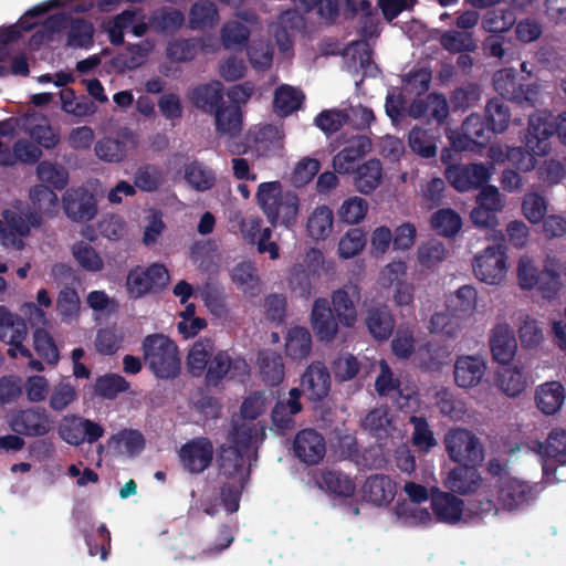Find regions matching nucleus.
Instances as JSON below:
<instances>
[{"label": "nucleus", "instance_id": "1", "mask_svg": "<svg viewBox=\"0 0 566 566\" xmlns=\"http://www.w3.org/2000/svg\"><path fill=\"white\" fill-rule=\"evenodd\" d=\"M186 369L193 378L203 377L207 389L223 382L244 385L250 378V366L244 358H232L222 349L214 353L209 338L193 343L186 357Z\"/></svg>", "mask_w": 566, "mask_h": 566}, {"label": "nucleus", "instance_id": "2", "mask_svg": "<svg viewBox=\"0 0 566 566\" xmlns=\"http://www.w3.org/2000/svg\"><path fill=\"white\" fill-rule=\"evenodd\" d=\"M256 201L269 223L292 226L298 213L300 200L292 191L282 192L280 181L262 182L258 187Z\"/></svg>", "mask_w": 566, "mask_h": 566}, {"label": "nucleus", "instance_id": "3", "mask_svg": "<svg viewBox=\"0 0 566 566\" xmlns=\"http://www.w3.org/2000/svg\"><path fill=\"white\" fill-rule=\"evenodd\" d=\"M142 348L151 373L160 379H175L181 370V359L176 343L163 334L147 335Z\"/></svg>", "mask_w": 566, "mask_h": 566}, {"label": "nucleus", "instance_id": "4", "mask_svg": "<svg viewBox=\"0 0 566 566\" xmlns=\"http://www.w3.org/2000/svg\"><path fill=\"white\" fill-rule=\"evenodd\" d=\"M170 275L161 263L148 266L136 265L126 276V291L130 298L139 300L149 294L161 293L169 284Z\"/></svg>", "mask_w": 566, "mask_h": 566}, {"label": "nucleus", "instance_id": "5", "mask_svg": "<svg viewBox=\"0 0 566 566\" xmlns=\"http://www.w3.org/2000/svg\"><path fill=\"white\" fill-rule=\"evenodd\" d=\"M449 458L463 467H475L484 459L483 446L479 438L465 429L449 430L444 437Z\"/></svg>", "mask_w": 566, "mask_h": 566}, {"label": "nucleus", "instance_id": "6", "mask_svg": "<svg viewBox=\"0 0 566 566\" xmlns=\"http://www.w3.org/2000/svg\"><path fill=\"white\" fill-rule=\"evenodd\" d=\"M493 85L502 99L506 98L522 107H535L539 101V86L520 83L513 70L497 71L493 77Z\"/></svg>", "mask_w": 566, "mask_h": 566}, {"label": "nucleus", "instance_id": "7", "mask_svg": "<svg viewBox=\"0 0 566 566\" xmlns=\"http://www.w3.org/2000/svg\"><path fill=\"white\" fill-rule=\"evenodd\" d=\"M506 245L503 242L489 245L474 256V274L486 284H499L506 275Z\"/></svg>", "mask_w": 566, "mask_h": 566}, {"label": "nucleus", "instance_id": "8", "mask_svg": "<svg viewBox=\"0 0 566 566\" xmlns=\"http://www.w3.org/2000/svg\"><path fill=\"white\" fill-rule=\"evenodd\" d=\"M27 336L25 321L18 314L10 312L6 306L0 305V340L10 345L8 355L11 358H17L18 354L25 358L32 357L30 349L23 345Z\"/></svg>", "mask_w": 566, "mask_h": 566}, {"label": "nucleus", "instance_id": "9", "mask_svg": "<svg viewBox=\"0 0 566 566\" xmlns=\"http://www.w3.org/2000/svg\"><path fill=\"white\" fill-rule=\"evenodd\" d=\"M265 437V428L260 421L233 417L228 434L229 446L255 457L259 444Z\"/></svg>", "mask_w": 566, "mask_h": 566}, {"label": "nucleus", "instance_id": "10", "mask_svg": "<svg viewBox=\"0 0 566 566\" xmlns=\"http://www.w3.org/2000/svg\"><path fill=\"white\" fill-rule=\"evenodd\" d=\"M253 455L242 452L229 444L220 447L218 465L222 476L232 480L234 484L243 486L249 478Z\"/></svg>", "mask_w": 566, "mask_h": 566}, {"label": "nucleus", "instance_id": "11", "mask_svg": "<svg viewBox=\"0 0 566 566\" xmlns=\"http://www.w3.org/2000/svg\"><path fill=\"white\" fill-rule=\"evenodd\" d=\"M62 202L65 214L74 222H87L97 214V200L94 193L84 187L67 189Z\"/></svg>", "mask_w": 566, "mask_h": 566}, {"label": "nucleus", "instance_id": "12", "mask_svg": "<svg viewBox=\"0 0 566 566\" xmlns=\"http://www.w3.org/2000/svg\"><path fill=\"white\" fill-rule=\"evenodd\" d=\"M491 168L483 164L451 165L444 175L455 190L464 192L485 185L491 177Z\"/></svg>", "mask_w": 566, "mask_h": 566}, {"label": "nucleus", "instance_id": "13", "mask_svg": "<svg viewBox=\"0 0 566 566\" xmlns=\"http://www.w3.org/2000/svg\"><path fill=\"white\" fill-rule=\"evenodd\" d=\"M213 444L205 437H199L184 444L179 450V459L185 470L190 473H201L213 459Z\"/></svg>", "mask_w": 566, "mask_h": 566}, {"label": "nucleus", "instance_id": "14", "mask_svg": "<svg viewBox=\"0 0 566 566\" xmlns=\"http://www.w3.org/2000/svg\"><path fill=\"white\" fill-rule=\"evenodd\" d=\"M59 434L66 443L78 446L85 439L91 443L98 440L104 434V429L88 419L67 416L60 423Z\"/></svg>", "mask_w": 566, "mask_h": 566}, {"label": "nucleus", "instance_id": "15", "mask_svg": "<svg viewBox=\"0 0 566 566\" xmlns=\"http://www.w3.org/2000/svg\"><path fill=\"white\" fill-rule=\"evenodd\" d=\"M554 134V122H549L545 113L531 114L524 137L525 146L537 156H546L551 150V137Z\"/></svg>", "mask_w": 566, "mask_h": 566}, {"label": "nucleus", "instance_id": "16", "mask_svg": "<svg viewBox=\"0 0 566 566\" xmlns=\"http://www.w3.org/2000/svg\"><path fill=\"white\" fill-rule=\"evenodd\" d=\"M535 452L543 461L544 476L548 482H555V478L549 472V462L564 465L566 463V430L553 429L544 443H535Z\"/></svg>", "mask_w": 566, "mask_h": 566}, {"label": "nucleus", "instance_id": "17", "mask_svg": "<svg viewBox=\"0 0 566 566\" xmlns=\"http://www.w3.org/2000/svg\"><path fill=\"white\" fill-rule=\"evenodd\" d=\"M338 318L327 298L318 297L311 311V326L321 342L333 340L338 333Z\"/></svg>", "mask_w": 566, "mask_h": 566}, {"label": "nucleus", "instance_id": "18", "mask_svg": "<svg viewBox=\"0 0 566 566\" xmlns=\"http://www.w3.org/2000/svg\"><path fill=\"white\" fill-rule=\"evenodd\" d=\"M9 426L19 434L40 437L52 430L53 421L45 410L28 409L14 415Z\"/></svg>", "mask_w": 566, "mask_h": 566}, {"label": "nucleus", "instance_id": "19", "mask_svg": "<svg viewBox=\"0 0 566 566\" xmlns=\"http://www.w3.org/2000/svg\"><path fill=\"white\" fill-rule=\"evenodd\" d=\"M537 494L535 486L527 482L512 476H502L499 491V501L507 510H515L530 501Z\"/></svg>", "mask_w": 566, "mask_h": 566}, {"label": "nucleus", "instance_id": "20", "mask_svg": "<svg viewBox=\"0 0 566 566\" xmlns=\"http://www.w3.org/2000/svg\"><path fill=\"white\" fill-rule=\"evenodd\" d=\"M2 218L0 220V243L6 248L22 249V238L30 233L24 216L15 210L4 209Z\"/></svg>", "mask_w": 566, "mask_h": 566}, {"label": "nucleus", "instance_id": "21", "mask_svg": "<svg viewBox=\"0 0 566 566\" xmlns=\"http://www.w3.org/2000/svg\"><path fill=\"white\" fill-rule=\"evenodd\" d=\"M486 364L483 357L463 355L459 356L454 364V380L459 388L471 389L483 379Z\"/></svg>", "mask_w": 566, "mask_h": 566}, {"label": "nucleus", "instance_id": "22", "mask_svg": "<svg viewBox=\"0 0 566 566\" xmlns=\"http://www.w3.org/2000/svg\"><path fill=\"white\" fill-rule=\"evenodd\" d=\"M408 114L412 118L427 117L442 125L449 116V104L443 94L433 92L423 99L412 101Z\"/></svg>", "mask_w": 566, "mask_h": 566}, {"label": "nucleus", "instance_id": "23", "mask_svg": "<svg viewBox=\"0 0 566 566\" xmlns=\"http://www.w3.org/2000/svg\"><path fill=\"white\" fill-rule=\"evenodd\" d=\"M490 348L493 359L502 365H509L514 358L517 342L514 331L509 324H497L490 335Z\"/></svg>", "mask_w": 566, "mask_h": 566}, {"label": "nucleus", "instance_id": "24", "mask_svg": "<svg viewBox=\"0 0 566 566\" xmlns=\"http://www.w3.org/2000/svg\"><path fill=\"white\" fill-rule=\"evenodd\" d=\"M302 391H280L277 401L272 410L273 426L281 432L294 428L293 416L301 411L300 402Z\"/></svg>", "mask_w": 566, "mask_h": 566}, {"label": "nucleus", "instance_id": "25", "mask_svg": "<svg viewBox=\"0 0 566 566\" xmlns=\"http://www.w3.org/2000/svg\"><path fill=\"white\" fill-rule=\"evenodd\" d=\"M294 451L302 462L316 464L325 455L326 448L324 438L315 430H302L295 437Z\"/></svg>", "mask_w": 566, "mask_h": 566}, {"label": "nucleus", "instance_id": "26", "mask_svg": "<svg viewBox=\"0 0 566 566\" xmlns=\"http://www.w3.org/2000/svg\"><path fill=\"white\" fill-rule=\"evenodd\" d=\"M224 87L219 81L198 85L191 92L193 105L207 114H213L223 104Z\"/></svg>", "mask_w": 566, "mask_h": 566}, {"label": "nucleus", "instance_id": "27", "mask_svg": "<svg viewBox=\"0 0 566 566\" xmlns=\"http://www.w3.org/2000/svg\"><path fill=\"white\" fill-rule=\"evenodd\" d=\"M370 140L359 137L338 151L333 158V167L340 175L352 174L356 170V163L369 151Z\"/></svg>", "mask_w": 566, "mask_h": 566}, {"label": "nucleus", "instance_id": "28", "mask_svg": "<svg viewBox=\"0 0 566 566\" xmlns=\"http://www.w3.org/2000/svg\"><path fill=\"white\" fill-rule=\"evenodd\" d=\"M364 427L378 440L388 438L402 440L401 431L389 417L387 408L381 407L370 411L364 420Z\"/></svg>", "mask_w": 566, "mask_h": 566}, {"label": "nucleus", "instance_id": "29", "mask_svg": "<svg viewBox=\"0 0 566 566\" xmlns=\"http://www.w3.org/2000/svg\"><path fill=\"white\" fill-rule=\"evenodd\" d=\"M366 325L377 340H387L392 335L395 318L387 305L373 306L367 311Z\"/></svg>", "mask_w": 566, "mask_h": 566}, {"label": "nucleus", "instance_id": "30", "mask_svg": "<svg viewBox=\"0 0 566 566\" xmlns=\"http://www.w3.org/2000/svg\"><path fill=\"white\" fill-rule=\"evenodd\" d=\"M354 172V185L357 191L363 195H370L381 182L382 165L379 159L371 158L357 166Z\"/></svg>", "mask_w": 566, "mask_h": 566}, {"label": "nucleus", "instance_id": "31", "mask_svg": "<svg viewBox=\"0 0 566 566\" xmlns=\"http://www.w3.org/2000/svg\"><path fill=\"white\" fill-rule=\"evenodd\" d=\"M216 130L221 136L229 138L240 135L243 125V115L241 107L238 105L223 104L213 114Z\"/></svg>", "mask_w": 566, "mask_h": 566}, {"label": "nucleus", "instance_id": "32", "mask_svg": "<svg viewBox=\"0 0 566 566\" xmlns=\"http://www.w3.org/2000/svg\"><path fill=\"white\" fill-rule=\"evenodd\" d=\"M318 485L322 490L338 497H350L356 492L355 481L348 474L338 470L322 471Z\"/></svg>", "mask_w": 566, "mask_h": 566}, {"label": "nucleus", "instance_id": "33", "mask_svg": "<svg viewBox=\"0 0 566 566\" xmlns=\"http://www.w3.org/2000/svg\"><path fill=\"white\" fill-rule=\"evenodd\" d=\"M364 496L376 505L391 502L396 494L395 483L386 475L369 476L363 485Z\"/></svg>", "mask_w": 566, "mask_h": 566}, {"label": "nucleus", "instance_id": "34", "mask_svg": "<svg viewBox=\"0 0 566 566\" xmlns=\"http://www.w3.org/2000/svg\"><path fill=\"white\" fill-rule=\"evenodd\" d=\"M482 482L480 474L471 467L452 470L444 480V486L452 492L469 494L475 492Z\"/></svg>", "mask_w": 566, "mask_h": 566}, {"label": "nucleus", "instance_id": "35", "mask_svg": "<svg viewBox=\"0 0 566 566\" xmlns=\"http://www.w3.org/2000/svg\"><path fill=\"white\" fill-rule=\"evenodd\" d=\"M23 126L24 132L39 147L52 149L60 142V134L52 128L46 117L28 118Z\"/></svg>", "mask_w": 566, "mask_h": 566}, {"label": "nucleus", "instance_id": "36", "mask_svg": "<svg viewBox=\"0 0 566 566\" xmlns=\"http://www.w3.org/2000/svg\"><path fill=\"white\" fill-rule=\"evenodd\" d=\"M260 375L265 385L276 387L284 379V363L280 354L268 350L261 352L258 357Z\"/></svg>", "mask_w": 566, "mask_h": 566}, {"label": "nucleus", "instance_id": "37", "mask_svg": "<svg viewBox=\"0 0 566 566\" xmlns=\"http://www.w3.org/2000/svg\"><path fill=\"white\" fill-rule=\"evenodd\" d=\"M432 507L440 522L453 524L461 518L463 502L449 493L437 492L432 496Z\"/></svg>", "mask_w": 566, "mask_h": 566}, {"label": "nucleus", "instance_id": "38", "mask_svg": "<svg viewBox=\"0 0 566 566\" xmlns=\"http://www.w3.org/2000/svg\"><path fill=\"white\" fill-rule=\"evenodd\" d=\"M312 350V335L302 326L292 327L286 335L285 353L293 360H303Z\"/></svg>", "mask_w": 566, "mask_h": 566}, {"label": "nucleus", "instance_id": "39", "mask_svg": "<svg viewBox=\"0 0 566 566\" xmlns=\"http://www.w3.org/2000/svg\"><path fill=\"white\" fill-rule=\"evenodd\" d=\"M334 214L327 206H318L308 216L306 231L313 240H325L333 231Z\"/></svg>", "mask_w": 566, "mask_h": 566}, {"label": "nucleus", "instance_id": "40", "mask_svg": "<svg viewBox=\"0 0 566 566\" xmlns=\"http://www.w3.org/2000/svg\"><path fill=\"white\" fill-rule=\"evenodd\" d=\"M218 20L216 4L210 0H198L189 10L188 27L191 30H205L214 27Z\"/></svg>", "mask_w": 566, "mask_h": 566}, {"label": "nucleus", "instance_id": "41", "mask_svg": "<svg viewBox=\"0 0 566 566\" xmlns=\"http://www.w3.org/2000/svg\"><path fill=\"white\" fill-rule=\"evenodd\" d=\"M29 198L32 209L43 213L44 217L53 218L59 212V197L46 185H35L30 189Z\"/></svg>", "mask_w": 566, "mask_h": 566}, {"label": "nucleus", "instance_id": "42", "mask_svg": "<svg viewBox=\"0 0 566 566\" xmlns=\"http://www.w3.org/2000/svg\"><path fill=\"white\" fill-rule=\"evenodd\" d=\"M108 444L119 455L135 457L145 447V439L137 430L125 429L111 437Z\"/></svg>", "mask_w": 566, "mask_h": 566}, {"label": "nucleus", "instance_id": "43", "mask_svg": "<svg viewBox=\"0 0 566 566\" xmlns=\"http://www.w3.org/2000/svg\"><path fill=\"white\" fill-rule=\"evenodd\" d=\"M476 298V290L471 285H463L448 298L446 306L463 321L474 312Z\"/></svg>", "mask_w": 566, "mask_h": 566}, {"label": "nucleus", "instance_id": "44", "mask_svg": "<svg viewBox=\"0 0 566 566\" xmlns=\"http://www.w3.org/2000/svg\"><path fill=\"white\" fill-rule=\"evenodd\" d=\"M304 98L302 91L289 85H281L274 94L273 105L275 113L280 116H289L301 108Z\"/></svg>", "mask_w": 566, "mask_h": 566}, {"label": "nucleus", "instance_id": "45", "mask_svg": "<svg viewBox=\"0 0 566 566\" xmlns=\"http://www.w3.org/2000/svg\"><path fill=\"white\" fill-rule=\"evenodd\" d=\"M485 119L492 134L505 132L511 120V112L507 104L500 97L489 99L485 106Z\"/></svg>", "mask_w": 566, "mask_h": 566}, {"label": "nucleus", "instance_id": "46", "mask_svg": "<svg viewBox=\"0 0 566 566\" xmlns=\"http://www.w3.org/2000/svg\"><path fill=\"white\" fill-rule=\"evenodd\" d=\"M397 521L406 526H423L432 521L431 513L416 503L402 501L395 506Z\"/></svg>", "mask_w": 566, "mask_h": 566}, {"label": "nucleus", "instance_id": "47", "mask_svg": "<svg viewBox=\"0 0 566 566\" xmlns=\"http://www.w3.org/2000/svg\"><path fill=\"white\" fill-rule=\"evenodd\" d=\"M411 150L422 158H432L437 155V137L431 129L413 127L408 135Z\"/></svg>", "mask_w": 566, "mask_h": 566}, {"label": "nucleus", "instance_id": "48", "mask_svg": "<svg viewBox=\"0 0 566 566\" xmlns=\"http://www.w3.org/2000/svg\"><path fill=\"white\" fill-rule=\"evenodd\" d=\"M432 229L442 237L452 238L454 237L462 227V219L460 214L451 209L443 208L436 211L431 217Z\"/></svg>", "mask_w": 566, "mask_h": 566}, {"label": "nucleus", "instance_id": "49", "mask_svg": "<svg viewBox=\"0 0 566 566\" xmlns=\"http://www.w3.org/2000/svg\"><path fill=\"white\" fill-rule=\"evenodd\" d=\"M165 176L160 167L146 164L137 168L134 175V185L145 192H155L164 184Z\"/></svg>", "mask_w": 566, "mask_h": 566}, {"label": "nucleus", "instance_id": "50", "mask_svg": "<svg viewBox=\"0 0 566 566\" xmlns=\"http://www.w3.org/2000/svg\"><path fill=\"white\" fill-rule=\"evenodd\" d=\"M463 136L472 144L484 146L490 142L491 129L482 115L473 113L462 124Z\"/></svg>", "mask_w": 566, "mask_h": 566}, {"label": "nucleus", "instance_id": "51", "mask_svg": "<svg viewBox=\"0 0 566 566\" xmlns=\"http://www.w3.org/2000/svg\"><path fill=\"white\" fill-rule=\"evenodd\" d=\"M94 42V25L90 20L76 18L72 20L67 32V45L88 49Z\"/></svg>", "mask_w": 566, "mask_h": 566}, {"label": "nucleus", "instance_id": "52", "mask_svg": "<svg viewBox=\"0 0 566 566\" xmlns=\"http://www.w3.org/2000/svg\"><path fill=\"white\" fill-rule=\"evenodd\" d=\"M185 179L197 191L211 189L216 184V176L199 161H192L185 167Z\"/></svg>", "mask_w": 566, "mask_h": 566}, {"label": "nucleus", "instance_id": "53", "mask_svg": "<svg viewBox=\"0 0 566 566\" xmlns=\"http://www.w3.org/2000/svg\"><path fill=\"white\" fill-rule=\"evenodd\" d=\"M441 46L450 53L474 52L478 44L470 32L449 30L440 36Z\"/></svg>", "mask_w": 566, "mask_h": 566}, {"label": "nucleus", "instance_id": "54", "mask_svg": "<svg viewBox=\"0 0 566 566\" xmlns=\"http://www.w3.org/2000/svg\"><path fill=\"white\" fill-rule=\"evenodd\" d=\"M462 326V319L458 317L447 306L442 312H437L430 319V332L433 334H441L447 337H457Z\"/></svg>", "mask_w": 566, "mask_h": 566}, {"label": "nucleus", "instance_id": "55", "mask_svg": "<svg viewBox=\"0 0 566 566\" xmlns=\"http://www.w3.org/2000/svg\"><path fill=\"white\" fill-rule=\"evenodd\" d=\"M62 109L77 117L88 116L96 112L95 104L87 97L77 98L73 88H64L60 92Z\"/></svg>", "mask_w": 566, "mask_h": 566}, {"label": "nucleus", "instance_id": "56", "mask_svg": "<svg viewBox=\"0 0 566 566\" xmlns=\"http://www.w3.org/2000/svg\"><path fill=\"white\" fill-rule=\"evenodd\" d=\"M332 304L339 323L346 327L354 326L357 319L356 307L345 290L339 289L333 293Z\"/></svg>", "mask_w": 566, "mask_h": 566}, {"label": "nucleus", "instance_id": "57", "mask_svg": "<svg viewBox=\"0 0 566 566\" xmlns=\"http://www.w3.org/2000/svg\"><path fill=\"white\" fill-rule=\"evenodd\" d=\"M36 176L39 180L45 182L56 190H62L69 182L67 170L57 164L43 160L38 164Z\"/></svg>", "mask_w": 566, "mask_h": 566}, {"label": "nucleus", "instance_id": "58", "mask_svg": "<svg viewBox=\"0 0 566 566\" xmlns=\"http://www.w3.org/2000/svg\"><path fill=\"white\" fill-rule=\"evenodd\" d=\"M303 389H331V375L322 361L312 363L301 376Z\"/></svg>", "mask_w": 566, "mask_h": 566}, {"label": "nucleus", "instance_id": "59", "mask_svg": "<svg viewBox=\"0 0 566 566\" xmlns=\"http://www.w3.org/2000/svg\"><path fill=\"white\" fill-rule=\"evenodd\" d=\"M72 254L82 269L98 272L103 269V260L97 251L86 242H77L72 247Z\"/></svg>", "mask_w": 566, "mask_h": 566}, {"label": "nucleus", "instance_id": "60", "mask_svg": "<svg viewBox=\"0 0 566 566\" xmlns=\"http://www.w3.org/2000/svg\"><path fill=\"white\" fill-rule=\"evenodd\" d=\"M33 347L40 358L48 364H56L60 355L53 337L44 328H36L33 333Z\"/></svg>", "mask_w": 566, "mask_h": 566}, {"label": "nucleus", "instance_id": "61", "mask_svg": "<svg viewBox=\"0 0 566 566\" xmlns=\"http://www.w3.org/2000/svg\"><path fill=\"white\" fill-rule=\"evenodd\" d=\"M368 203L360 197L346 199L338 209L339 219L348 224L359 223L367 214Z\"/></svg>", "mask_w": 566, "mask_h": 566}, {"label": "nucleus", "instance_id": "62", "mask_svg": "<svg viewBox=\"0 0 566 566\" xmlns=\"http://www.w3.org/2000/svg\"><path fill=\"white\" fill-rule=\"evenodd\" d=\"M126 143L111 137L98 140L95 146L97 157L108 163L122 161L126 156Z\"/></svg>", "mask_w": 566, "mask_h": 566}, {"label": "nucleus", "instance_id": "63", "mask_svg": "<svg viewBox=\"0 0 566 566\" xmlns=\"http://www.w3.org/2000/svg\"><path fill=\"white\" fill-rule=\"evenodd\" d=\"M366 244V235L359 228L348 230L338 242V253L344 259L357 255Z\"/></svg>", "mask_w": 566, "mask_h": 566}, {"label": "nucleus", "instance_id": "64", "mask_svg": "<svg viewBox=\"0 0 566 566\" xmlns=\"http://www.w3.org/2000/svg\"><path fill=\"white\" fill-rule=\"evenodd\" d=\"M156 29L167 32L179 30L185 22V14L174 8H161L151 18Z\"/></svg>", "mask_w": 566, "mask_h": 566}]
</instances>
